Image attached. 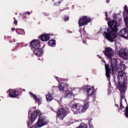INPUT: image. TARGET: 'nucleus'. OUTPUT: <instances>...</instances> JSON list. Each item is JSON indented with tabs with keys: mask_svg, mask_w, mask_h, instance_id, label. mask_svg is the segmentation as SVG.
<instances>
[{
	"mask_svg": "<svg viewBox=\"0 0 128 128\" xmlns=\"http://www.w3.org/2000/svg\"><path fill=\"white\" fill-rule=\"evenodd\" d=\"M114 20H111L108 17L106 18V20L108 22V28H101L100 32H103V36L104 38H106L110 42H116V38H118V24L116 22H122V20L120 17L118 16L116 14L113 15Z\"/></svg>",
	"mask_w": 128,
	"mask_h": 128,
	"instance_id": "f257e3e1",
	"label": "nucleus"
},
{
	"mask_svg": "<svg viewBox=\"0 0 128 128\" xmlns=\"http://www.w3.org/2000/svg\"><path fill=\"white\" fill-rule=\"evenodd\" d=\"M36 106L31 108L28 111V120H27L28 126H30L36 120L37 116H39L38 121L35 125L37 128H42L48 124L46 120V118L44 116V115L42 114L40 110H36Z\"/></svg>",
	"mask_w": 128,
	"mask_h": 128,
	"instance_id": "f03ea898",
	"label": "nucleus"
},
{
	"mask_svg": "<svg viewBox=\"0 0 128 128\" xmlns=\"http://www.w3.org/2000/svg\"><path fill=\"white\" fill-rule=\"evenodd\" d=\"M118 80V90L120 92V100L124 98V94H126V80H124V72L120 70L118 72L117 76Z\"/></svg>",
	"mask_w": 128,
	"mask_h": 128,
	"instance_id": "7ed1b4c3",
	"label": "nucleus"
},
{
	"mask_svg": "<svg viewBox=\"0 0 128 128\" xmlns=\"http://www.w3.org/2000/svg\"><path fill=\"white\" fill-rule=\"evenodd\" d=\"M110 59L111 60L110 62V66L108 64H105L106 76L109 78V80L110 78V74H114L116 72V70H118V67L116 66L118 60L116 58H111Z\"/></svg>",
	"mask_w": 128,
	"mask_h": 128,
	"instance_id": "20e7f679",
	"label": "nucleus"
},
{
	"mask_svg": "<svg viewBox=\"0 0 128 128\" xmlns=\"http://www.w3.org/2000/svg\"><path fill=\"white\" fill-rule=\"evenodd\" d=\"M82 106L80 103H76L72 105V110L74 112V114H78L80 112H85L86 110H88L90 106V102H88ZM80 108H82L80 110Z\"/></svg>",
	"mask_w": 128,
	"mask_h": 128,
	"instance_id": "39448f33",
	"label": "nucleus"
},
{
	"mask_svg": "<svg viewBox=\"0 0 128 128\" xmlns=\"http://www.w3.org/2000/svg\"><path fill=\"white\" fill-rule=\"evenodd\" d=\"M32 50H33L34 54L37 56H40L42 54V49L40 48V40H34L30 43Z\"/></svg>",
	"mask_w": 128,
	"mask_h": 128,
	"instance_id": "423d86ee",
	"label": "nucleus"
},
{
	"mask_svg": "<svg viewBox=\"0 0 128 128\" xmlns=\"http://www.w3.org/2000/svg\"><path fill=\"white\" fill-rule=\"evenodd\" d=\"M82 90L86 94L88 98H90V96H92L94 92V86L90 87V86H83Z\"/></svg>",
	"mask_w": 128,
	"mask_h": 128,
	"instance_id": "0eeeda50",
	"label": "nucleus"
},
{
	"mask_svg": "<svg viewBox=\"0 0 128 128\" xmlns=\"http://www.w3.org/2000/svg\"><path fill=\"white\" fill-rule=\"evenodd\" d=\"M90 20H92V19L89 16H83L78 20V26L80 28L84 26H86L88 22H90Z\"/></svg>",
	"mask_w": 128,
	"mask_h": 128,
	"instance_id": "6e6552de",
	"label": "nucleus"
},
{
	"mask_svg": "<svg viewBox=\"0 0 128 128\" xmlns=\"http://www.w3.org/2000/svg\"><path fill=\"white\" fill-rule=\"evenodd\" d=\"M66 114V111L64 108H61L58 111V118L60 120H64Z\"/></svg>",
	"mask_w": 128,
	"mask_h": 128,
	"instance_id": "1a4fd4ad",
	"label": "nucleus"
},
{
	"mask_svg": "<svg viewBox=\"0 0 128 128\" xmlns=\"http://www.w3.org/2000/svg\"><path fill=\"white\" fill-rule=\"evenodd\" d=\"M104 52L106 56L108 58H112L114 56V51L110 48H106L105 51H104Z\"/></svg>",
	"mask_w": 128,
	"mask_h": 128,
	"instance_id": "9d476101",
	"label": "nucleus"
},
{
	"mask_svg": "<svg viewBox=\"0 0 128 128\" xmlns=\"http://www.w3.org/2000/svg\"><path fill=\"white\" fill-rule=\"evenodd\" d=\"M119 36L122 38H123L125 40H128V32L126 30V28H124L122 29L119 32Z\"/></svg>",
	"mask_w": 128,
	"mask_h": 128,
	"instance_id": "9b49d317",
	"label": "nucleus"
},
{
	"mask_svg": "<svg viewBox=\"0 0 128 128\" xmlns=\"http://www.w3.org/2000/svg\"><path fill=\"white\" fill-rule=\"evenodd\" d=\"M8 92H9V96L10 98H16L20 94V92L16 90H10Z\"/></svg>",
	"mask_w": 128,
	"mask_h": 128,
	"instance_id": "f8f14e48",
	"label": "nucleus"
},
{
	"mask_svg": "<svg viewBox=\"0 0 128 128\" xmlns=\"http://www.w3.org/2000/svg\"><path fill=\"white\" fill-rule=\"evenodd\" d=\"M29 94L30 96L32 98H34L36 102L38 104V106H40V104H41L42 100V98H38V97L36 95L34 94L31 92H29Z\"/></svg>",
	"mask_w": 128,
	"mask_h": 128,
	"instance_id": "ddd939ff",
	"label": "nucleus"
},
{
	"mask_svg": "<svg viewBox=\"0 0 128 128\" xmlns=\"http://www.w3.org/2000/svg\"><path fill=\"white\" fill-rule=\"evenodd\" d=\"M81 34V38H86V40H92V37L88 35V34H86V32L84 31V28H83V30Z\"/></svg>",
	"mask_w": 128,
	"mask_h": 128,
	"instance_id": "4468645a",
	"label": "nucleus"
},
{
	"mask_svg": "<svg viewBox=\"0 0 128 128\" xmlns=\"http://www.w3.org/2000/svg\"><path fill=\"white\" fill-rule=\"evenodd\" d=\"M40 38L42 42H48L50 37V34H42L40 36Z\"/></svg>",
	"mask_w": 128,
	"mask_h": 128,
	"instance_id": "2eb2a0df",
	"label": "nucleus"
},
{
	"mask_svg": "<svg viewBox=\"0 0 128 128\" xmlns=\"http://www.w3.org/2000/svg\"><path fill=\"white\" fill-rule=\"evenodd\" d=\"M68 86V84L66 82H61L58 86L59 90L60 92H64V88H66Z\"/></svg>",
	"mask_w": 128,
	"mask_h": 128,
	"instance_id": "dca6fc26",
	"label": "nucleus"
},
{
	"mask_svg": "<svg viewBox=\"0 0 128 128\" xmlns=\"http://www.w3.org/2000/svg\"><path fill=\"white\" fill-rule=\"evenodd\" d=\"M72 92L70 90H66L65 92L64 98H72Z\"/></svg>",
	"mask_w": 128,
	"mask_h": 128,
	"instance_id": "f3484780",
	"label": "nucleus"
},
{
	"mask_svg": "<svg viewBox=\"0 0 128 128\" xmlns=\"http://www.w3.org/2000/svg\"><path fill=\"white\" fill-rule=\"evenodd\" d=\"M118 54L121 58H125L126 60H128V53L126 52H122L121 51H118Z\"/></svg>",
	"mask_w": 128,
	"mask_h": 128,
	"instance_id": "a211bd4d",
	"label": "nucleus"
},
{
	"mask_svg": "<svg viewBox=\"0 0 128 128\" xmlns=\"http://www.w3.org/2000/svg\"><path fill=\"white\" fill-rule=\"evenodd\" d=\"M56 43V40H50L48 42V46H51V48H54Z\"/></svg>",
	"mask_w": 128,
	"mask_h": 128,
	"instance_id": "6ab92c4d",
	"label": "nucleus"
},
{
	"mask_svg": "<svg viewBox=\"0 0 128 128\" xmlns=\"http://www.w3.org/2000/svg\"><path fill=\"white\" fill-rule=\"evenodd\" d=\"M16 32L18 34H22V36H24L26 34V32H24V30L20 28H16Z\"/></svg>",
	"mask_w": 128,
	"mask_h": 128,
	"instance_id": "aec40b11",
	"label": "nucleus"
},
{
	"mask_svg": "<svg viewBox=\"0 0 128 128\" xmlns=\"http://www.w3.org/2000/svg\"><path fill=\"white\" fill-rule=\"evenodd\" d=\"M46 99L48 102H50L54 98H52V96H50V94H48L46 96Z\"/></svg>",
	"mask_w": 128,
	"mask_h": 128,
	"instance_id": "412c9836",
	"label": "nucleus"
},
{
	"mask_svg": "<svg viewBox=\"0 0 128 128\" xmlns=\"http://www.w3.org/2000/svg\"><path fill=\"white\" fill-rule=\"evenodd\" d=\"M76 128H88V125L84 123H81L78 127Z\"/></svg>",
	"mask_w": 128,
	"mask_h": 128,
	"instance_id": "4be33fe9",
	"label": "nucleus"
},
{
	"mask_svg": "<svg viewBox=\"0 0 128 128\" xmlns=\"http://www.w3.org/2000/svg\"><path fill=\"white\" fill-rule=\"evenodd\" d=\"M124 22H125L126 26L128 27V15L124 16Z\"/></svg>",
	"mask_w": 128,
	"mask_h": 128,
	"instance_id": "5701e85b",
	"label": "nucleus"
},
{
	"mask_svg": "<svg viewBox=\"0 0 128 128\" xmlns=\"http://www.w3.org/2000/svg\"><path fill=\"white\" fill-rule=\"evenodd\" d=\"M123 112H124V116L126 118H128V106H127L124 110H123Z\"/></svg>",
	"mask_w": 128,
	"mask_h": 128,
	"instance_id": "b1692460",
	"label": "nucleus"
},
{
	"mask_svg": "<svg viewBox=\"0 0 128 128\" xmlns=\"http://www.w3.org/2000/svg\"><path fill=\"white\" fill-rule=\"evenodd\" d=\"M120 110H124V106H122V100H120V108L118 110V112H120Z\"/></svg>",
	"mask_w": 128,
	"mask_h": 128,
	"instance_id": "393cba45",
	"label": "nucleus"
},
{
	"mask_svg": "<svg viewBox=\"0 0 128 128\" xmlns=\"http://www.w3.org/2000/svg\"><path fill=\"white\" fill-rule=\"evenodd\" d=\"M56 78L58 82H64V80H65L64 78L62 79V78H59L58 77H56ZM66 81L68 80L66 79Z\"/></svg>",
	"mask_w": 128,
	"mask_h": 128,
	"instance_id": "a878e982",
	"label": "nucleus"
},
{
	"mask_svg": "<svg viewBox=\"0 0 128 128\" xmlns=\"http://www.w3.org/2000/svg\"><path fill=\"white\" fill-rule=\"evenodd\" d=\"M124 12H126V14L128 16V8L126 5L124 6Z\"/></svg>",
	"mask_w": 128,
	"mask_h": 128,
	"instance_id": "bb28decb",
	"label": "nucleus"
},
{
	"mask_svg": "<svg viewBox=\"0 0 128 128\" xmlns=\"http://www.w3.org/2000/svg\"><path fill=\"white\" fill-rule=\"evenodd\" d=\"M120 66L121 68H122L123 70H126V66L124 64H121Z\"/></svg>",
	"mask_w": 128,
	"mask_h": 128,
	"instance_id": "cd10ccee",
	"label": "nucleus"
},
{
	"mask_svg": "<svg viewBox=\"0 0 128 128\" xmlns=\"http://www.w3.org/2000/svg\"><path fill=\"white\" fill-rule=\"evenodd\" d=\"M60 4V2L58 1V2H56L54 4V6H58Z\"/></svg>",
	"mask_w": 128,
	"mask_h": 128,
	"instance_id": "c85d7f7f",
	"label": "nucleus"
},
{
	"mask_svg": "<svg viewBox=\"0 0 128 128\" xmlns=\"http://www.w3.org/2000/svg\"><path fill=\"white\" fill-rule=\"evenodd\" d=\"M18 44V46H20V47H22L24 46V44H22V42H21V43H18L17 44Z\"/></svg>",
	"mask_w": 128,
	"mask_h": 128,
	"instance_id": "c756f323",
	"label": "nucleus"
},
{
	"mask_svg": "<svg viewBox=\"0 0 128 128\" xmlns=\"http://www.w3.org/2000/svg\"><path fill=\"white\" fill-rule=\"evenodd\" d=\"M64 20H65V22L66 20H68V16H64Z\"/></svg>",
	"mask_w": 128,
	"mask_h": 128,
	"instance_id": "7c9ffc66",
	"label": "nucleus"
},
{
	"mask_svg": "<svg viewBox=\"0 0 128 128\" xmlns=\"http://www.w3.org/2000/svg\"><path fill=\"white\" fill-rule=\"evenodd\" d=\"M28 14V16H30V12H25V14Z\"/></svg>",
	"mask_w": 128,
	"mask_h": 128,
	"instance_id": "2f4dec72",
	"label": "nucleus"
},
{
	"mask_svg": "<svg viewBox=\"0 0 128 128\" xmlns=\"http://www.w3.org/2000/svg\"><path fill=\"white\" fill-rule=\"evenodd\" d=\"M108 78V80L109 82V85H108L109 86V88H110L111 84H110V80L108 78Z\"/></svg>",
	"mask_w": 128,
	"mask_h": 128,
	"instance_id": "473e14b6",
	"label": "nucleus"
},
{
	"mask_svg": "<svg viewBox=\"0 0 128 128\" xmlns=\"http://www.w3.org/2000/svg\"><path fill=\"white\" fill-rule=\"evenodd\" d=\"M44 14L45 16H50L48 13H44Z\"/></svg>",
	"mask_w": 128,
	"mask_h": 128,
	"instance_id": "72a5a7b5",
	"label": "nucleus"
},
{
	"mask_svg": "<svg viewBox=\"0 0 128 128\" xmlns=\"http://www.w3.org/2000/svg\"><path fill=\"white\" fill-rule=\"evenodd\" d=\"M88 126H89L90 128H94V126L90 124V123H88Z\"/></svg>",
	"mask_w": 128,
	"mask_h": 128,
	"instance_id": "f704fd0d",
	"label": "nucleus"
},
{
	"mask_svg": "<svg viewBox=\"0 0 128 128\" xmlns=\"http://www.w3.org/2000/svg\"><path fill=\"white\" fill-rule=\"evenodd\" d=\"M105 16H106V18L108 16V12H105Z\"/></svg>",
	"mask_w": 128,
	"mask_h": 128,
	"instance_id": "c9c22d12",
	"label": "nucleus"
},
{
	"mask_svg": "<svg viewBox=\"0 0 128 128\" xmlns=\"http://www.w3.org/2000/svg\"><path fill=\"white\" fill-rule=\"evenodd\" d=\"M14 22L15 24H18V20H15Z\"/></svg>",
	"mask_w": 128,
	"mask_h": 128,
	"instance_id": "e433bc0d",
	"label": "nucleus"
},
{
	"mask_svg": "<svg viewBox=\"0 0 128 128\" xmlns=\"http://www.w3.org/2000/svg\"><path fill=\"white\" fill-rule=\"evenodd\" d=\"M68 10V7H67L66 9H63L60 10V12H62V10Z\"/></svg>",
	"mask_w": 128,
	"mask_h": 128,
	"instance_id": "4c0bfd02",
	"label": "nucleus"
},
{
	"mask_svg": "<svg viewBox=\"0 0 128 128\" xmlns=\"http://www.w3.org/2000/svg\"><path fill=\"white\" fill-rule=\"evenodd\" d=\"M82 42H83V44H86V40H82Z\"/></svg>",
	"mask_w": 128,
	"mask_h": 128,
	"instance_id": "58836bf2",
	"label": "nucleus"
},
{
	"mask_svg": "<svg viewBox=\"0 0 128 128\" xmlns=\"http://www.w3.org/2000/svg\"><path fill=\"white\" fill-rule=\"evenodd\" d=\"M16 28H12V32H14V30H16Z\"/></svg>",
	"mask_w": 128,
	"mask_h": 128,
	"instance_id": "ea45409f",
	"label": "nucleus"
},
{
	"mask_svg": "<svg viewBox=\"0 0 128 128\" xmlns=\"http://www.w3.org/2000/svg\"><path fill=\"white\" fill-rule=\"evenodd\" d=\"M115 106H116V107L118 108V104H115Z\"/></svg>",
	"mask_w": 128,
	"mask_h": 128,
	"instance_id": "a19ab883",
	"label": "nucleus"
},
{
	"mask_svg": "<svg viewBox=\"0 0 128 128\" xmlns=\"http://www.w3.org/2000/svg\"><path fill=\"white\" fill-rule=\"evenodd\" d=\"M110 2V0H107V4H108Z\"/></svg>",
	"mask_w": 128,
	"mask_h": 128,
	"instance_id": "79ce46f5",
	"label": "nucleus"
},
{
	"mask_svg": "<svg viewBox=\"0 0 128 128\" xmlns=\"http://www.w3.org/2000/svg\"><path fill=\"white\" fill-rule=\"evenodd\" d=\"M14 42H16V39H13Z\"/></svg>",
	"mask_w": 128,
	"mask_h": 128,
	"instance_id": "37998d69",
	"label": "nucleus"
},
{
	"mask_svg": "<svg viewBox=\"0 0 128 128\" xmlns=\"http://www.w3.org/2000/svg\"><path fill=\"white\" fill-rule=\"evenodd\" d=\"M103 62H104V64H106V61L103 60Z\"/></svg>",
	"mask_w": 128,
	"mask_h": 128,
	"instance_id": "c03bdc74",
	"label": "nucleus"
},
{
	"mask_svg": "<svg viewBox=\"0 0 128 128\" xmlns=\"http://www.w3.org/2000/svg\"><path fill=\"white\" fill-rule=\"evenodd\" d=\"M79 32H82V28H80V29Z\"/></svg>",
	"mask_w": 128,
	"mask_h": 128,
	"instance_id": "a18cd8bd",
	"label": "nucleus"
},
{
	"mask_svg": "<svg viewBox=\"0 0 128 128\" xmlns=\"http://www.w3.org/2000/svg\"><path fill=\"white\" fill-rule=\"evenodd\" d=\"M14 20H16V18H14Z\"/></svg>",
	"mask_w": 128,
	"mask_h": 128,
	"instance_id": "49530a36",
	"label": "nucleus"
},
{
	"mask_svg": "<svg viewBox=\"0 0 128 128\" xmlns=\"http://www.w3.org/2000/svg\"><path fill=\"white\" fill-rule=\"evenodd\" d=\"M10 42H12V40H10Z\"/></svg>",
	"mask_w": 128,
	"mask_h": 128,
	"instance_id": "de8ad7c7",
	"label": "nucleus"
},
{
	"mask_svg": "<svg viewBox=\"0 0 128 128\" xmlns=\"http://www.w3.org/2000/svg\"><path fill=\"white\" fill-rule=\"evenodd\" d=\"M109 92V93H110V92H111V91H109V92Z\"/></svg>",
	"mask_w": 128,
	"mask_h": 128,
	"instance_id": "09e8293b",
	"label": "nucleus"
},
{
	"mask_svg": "<svg viewBox=\"0 0 128 128\" xmlns=\"http://www.w3.org/2000/svg\"><path fill=\"white\" fill-rule=\"evenodd\" d=\"M23 90H24V92L26 90L24 89Z\"/></svg>",
	"mask_w": 128,
	"mask_h": 128,
	"instance_id": "8fccbe9b",
	"label": "nucleus"
},
{
	"mask_svg": "<svg viewBox=\"0 0 128 128\" xmlns=\"http://www.w3.org/2000/svg\"><path fill=\"white\" fill-rule=\"evenodd\" d=\"M53 0V2L54 0Z\"/></svg>",
	"mask_w": 128,
	"mask_h": 128,
	"instance_id": "3c124183",
	"label": "nucleus"
},
{
	"mask_svg": "<svg viewBox=\"0 0 128 128\" xmlns=\"http://www.w3.org/2000/svg\"><path fill=\"white\" fill-rule=\"evenodd\" d=\"M38 60H40V58H38Z\"/></svg>",
	"mask_w": 128,
	"mask_h": 128,
	"instance_id": "603ef678",
	"label": "nucleus"
}]
</instances>
